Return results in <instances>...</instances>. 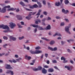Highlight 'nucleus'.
Instances as JSON below:
<instances>
[{
	"instance_id": "9b49d317",
	"label": "nucleus",
	"mask_w": 75,
	"mask_h": 75,
	"mask_svg": "<svg viewBox=\"0 0 75 75\" xmlns=\"http://www.w3.org/2000/svg\"><path fill=\"white\" fill-rule=\"evenodd\" d=\"M42 71V73H43V74H46V73L47 72V71L44 68H43Z\"/></svg>"
},
{
	"instance_id": "393cba45",
	"label": "nucleus",
	"mask_w": 75,
	"mask_h": 75,
	"mask_svg": "<svg viewBox=\"0 0 75 75\" xmlns=\"http://www.w3.org/2000/svg\"><path fill=\"white\" fill-rule=\"evenodd\" d=\"M20 4H21V5H22V6H25V5L24 4V3L23 2H22V1H21L20 2Z\"/></svg>"
},
{
	"instance_id": "7ed1b4c3",
	"label": "nucleus",
	"mask_w": 75,
	"mask_h": 75,
	"mask_svg": "<svg viewBox=\"0 0 75 75\" xmlns=\"http://www.w3.org/2000/svg\"><path fill=\"white\" fill-rule=\"evenodd\" d=\"M71 26V24H70L68 26H66L65 28V30L66 31H67L68 33H69V34H71V33L69 31V28H70Z\"/></svg>"
},
{
	"instance_id": "09e8293b",
	"label": "nucleus",
	"mask_w": 75,
	"mask_h": 75,
	"mask_svg": "<svg viewBox=\"0 0 75 75\" xmlns=\"http://www.w3.org/2000/svg\"><path fill=\"white\" fill-rule=\"evenodd\" d=\"M56 19H60V18H61V17L59 16H56Z\"/></svg>"
},
{
	"instance_id": "b1692460",
	"label": "nucleus",
	"mask_w": 75,
	"mask_h": 75,
	"mask_svg": "<svg viewBox=\"0 0 75 75\" xmlns=\"http://www.w3.org/2000/svg\"><path fill=\"white\" fill-rule=\"evenodd\" d=\"M69 1H68V0H65L64 1V3L66 5L68 4H69Z\"/></svg>"
},
{
	"instance_id": "c9c22d12",
	"label": "nucleus",
	"mask_w": 75,
	"mask_h": 75,
	"mask_svg": "<svg viewBox=\"0 0 75 75\" xmlns=\"http://www.w3.org/2000/svg\"><path fill=\"white\" fill-rule=\"evenodd\" d=\"M4 8H10V6H6L4 7Z\"/></svg>"
},
{
	"instance_id": "13d9d810",
	"label": "nucleus",
	"mask_w": 75,
	"mask_h": 75,
	"mask_svg": "<svg viewBox=\"0 0 75 75\" xmlns=\"http://www.w3.org/2000/svg\"><path fill=\"white\" fill-rule=\"evenodd\" d=\"M32 1L35 2H38V0H32Z\"/></svg>"
},
{
	"instance_id": "774afa93",
	"label": "nucleus",
	"mask_w": 75,
	"mask_h": 75,
	"mask_svg": "<svg viewBox=\"0 0 75 75\" xmlns=\"http://www.w3.org/2000/svg\"><path fill=\"white\" fill-rule=\"evenodd\" d=\"M8 54L6 53L5 54V56H7V55H8L9 54H10V52H8Z\"/></svg>"
},
{
	"instance_id": "4c0bfd02",
	"label": "nucleus",
	"mask_w": 75,
	"mask_h": 75,
	"mask_svg": "<svg viewBox=\"0 0 75 75\" xmlns=\"http://www.w3.org/2000/svg\"><path fill=\"white\" fill-rule=\"evenodd\" d=\"M37 13V12H33L32 13V14H30L31 15H31H32L33 16H34V14H35L36 13Z\"/></svg>"
},
{
	"instance_id": "f03ea898",
	"label": "nucleus",
	"mask_w": 75,
	"mask_h": 75,
	"mask_svg": "<svg viewBox=\"0 0 75 75\" xmlns=\"http://www.w3.org/2000/svg\"><path fill=\"white\" fill-rule=\"evenodd\" d=\"M32 27H33L36 28H38V30H44V29L42 28L40 26H38V25H31Z\"/></svg>"
},
{
	"instance_id": "cd10ccee",
	"label": "nucleus",
	"mask_w": 75,
	"mask_h": 75,
	"mask_svg": "<svg viewBox=\"0 0 75 75\" xmlns=\"http://www.w3.org/2000/svg\"><path fill=\"white\" fill-rule=\"evenodd\" d=\"M47 30H50L51 29V26L50 25H48V26L47 27Z\"/></svg>"
},
{
	"instance_id": "dca6fc26",
	"label": "nucleus",
	"mask_w": 75,
	"mask_h": 75,
	"mask_svg": "<svg viewBox=\"0 0 75 75\" xmlns=\"http://www.w3.org/2000/svg\"><path fill=\"white\" fill-rule=\"evenodd\" d=\"M16 8H10L8 9L7 10V11H13V10H16Z\"/></svg>"
},
{
	"instance_id": "864d4df0",
	"label": "nucleus",
	"mask_w": 75,
	"mask_h": 75,
	"mask_svg": "<svg viewBox=\"0 0 75 75\" xmlns=\"http://www.w3.org/2000/svg\"><path fill=\"white\" fill-rule=\"evenodd\" d=\"M52 62L53 63H57V61H56V60H54L52 61Z\"/></svg>"
},
{
	"instance_id": "49530a36",
	"label": "nucleus",
	"mask_w": 75,
	"mask_h": 75,
	"mask_svg": "<svg viewBox=\"0 0 75 75\" xmlns=\"http://www.w3.org/2000/svg\"><path fill=\"white\" fill-rule=\"evenodd\" d=\"M67 51L68 52H69L70 53H71V52H72V51L70 50L69 49H67Z\"/></svg>"
},
{
	"instance_id": "a878e982",
	"label": "nucleus",
	"mask_w": 75,
	"mask_h": 75,
	"mask_svg": "<svg viewBox=\"0 0 75 75\" xmlns=\"http://www.w3.org/2000/svg\"><path fill=\"white\" fill-rule=\"evenodd\" d=\"M28 6L30 8H31V9H33L34 7L33 6H32L30 5V4L28 5Z\"/></svg>"
},
{
	"instance_id": "4468645a",
	"label": "nucleus",
	"mask_w": 75,
	"mask_h": 75,
	"mask_svg": "<svg viewBox=\"0 0 75 75\" xmlns=\"http://www.w3.org/2000/svg\"><path fill=\"white\" fill-rule=\"evenodd\" d=\"M6 8H4V7L2 9V10L1 11V13H6Z\"/></svg>"
},
{
	"instance_id": "603ef678",
	"label": "nucleus",
	"mask_w": 75,
	"mask_h": 75,
	"mask_svg": "<svg viewBox=\"0 0 75 75\" xmlns=\"http://www.w3.org/2000/svg\"><path fill=\"white\" fill-rule=\"evenodd\" d=\"M21 58H19L18 59H16V61H20V60H21Z\"/></svg>"
},
{
	"instance_id": "20e7f679",
	"label": "nucleus",
	"mask_w": 75,
	"mask_h": 75,
	"mask_svg": "<svg viewBox=\"0 0 75 75\" xmlns=\"http://www.w3.org/2000/svg\"><path fill=\"white\" fill-rule=\"evenodd\" d=\"M10 26L11 28L13 29L16 26V24H15V23H14L12 22H11L10 23Z\"/></svg>"
},
{
	"instance_id": "6ab92c4d",
	"label": "nucleus",
	"mask_w": 75,
	"mask_h": 75,
	"mask_svg": "<svg viewBox=\"0 0 75 75\" xmlns=\"http://www.w3.org/2000/svg\"><path fill=\"white\" fill-rule=\"evenodd\" d=\"M9 28V27H8L7 25H4V27L3 28V29H7L8 30Z\"/></svg>"
},
{
	"instance_id": "72a5a7b5",
	"label": "nucleus",
	"mask_w": 75,
	"mask_h": 75,
	"mask_svg": "<svg viewBox=\"0 0 75 75\" xmlns=\"http://www.w3.org/2000/svg\"><path fill=\"white\" fill-rule=\"evenodd\" d=\"M44 67L45 68H49V67L47 65H44Z\"/></svg>"
},
{
	"instance_id": "a211bd4d",
	"label": "nucleus",
	"mask_w": 75,
	"mask_h": 75,
	"mask_svg": "<svg viewBox=\"0 0 75 75\" xmlns=\"http://www.w3.org/2000/svg\"><path fill=\"white\" fill-rule=\"evenodd\" d=\"M55 5L56 6H60V5H61V3H60V2H59V1L56 2L55 3Z\"/></svg>"
},
{
	"instance_id": "c03bdc74",
	"label": "nucleus",
	"mask_w": 75,
	"mask_h": 75,
	"mask_svg": "<svg viewBox=\"0 0 75 75\" xmlns=\"http://www.w3.org/2000/svg\"><path fill=\"white\" fill-rule=\"evenodd\" d=\"M48 54L47 53H46L45 54V56L47 58V57H48Z\"/></svg>"
},
{
	"instance_id": "0eeeda50",
	"label": "nucleus",
	"mask_w": 75,
	"mask_h": 75,
	"mask_svg": "<svg viewBox=\"0 0 75 75\" xmlns=\"http://www.w3.org/2000/svg\"><path fill=\"white\" fill-rule=\"evenodd\" d=\"M48 49L49 50H50L51 51H57V47H55L53 49L52 48L49 47H48Z\"/></svg>"
},
{
	"instance_id": "7c9ffc66",
	"label": "nucleus",
	"mask_w": 75,
	"mask_h": 75,
	"mask_svg": "<svg viewBox=\"0 0 75 75\" xmlns=\"http://www.w3.org/2000/svg\"><path fill=\"white\" fill-rule=\"evenodd\" d=\"M8 45H7V44H5L3 45V47L6 48V46H7Z\"/></svg>"
},
{
	"instance_id": "052dcab7",
	"label": "nucleus",
	"mask_w": 75,
	"mask_h": 75,
	"mask_svg": "<svg viewBox=\"0 0 75 75\" xmlns=\"http://www.w3.org/2000/svg\"><path fill=\"white\" fill-rule=\"evenodd\" d=\"M24 1L25 2H26V3H28V0H24Z\"/></svg>"
},
{
	"instance_id": "ea45409f",
	"label": "nucleus",
	"mask_w": 75,
	"mask_h": 75,
	"mask_svg": "<svg viewBox=\"0 0 75 75\" xmlns=\"http://www.w3.org/2000/svg\"><path fill=\"white\" fill-rule=\"evenodd\" d=\"M62 13H65V11H65V10L64 9H62Z\"/></svg>"
},
{
	"instance_id": "423d86ee",
	"label": "nucleus",
	"mask_w": 75,
	"mask_h": 75,
	"mask_svg": "<svg viewBox=\"0 0 75 75\" xmlns=\"http://www.w3.org/2000/svg\"><path fill=\"white\" fill-rule=\"evenodd\" d=\"M65 68H67L68 70L71 71L73 69V67L71 66L69 67V66H65L64 67Z\"/></svg>"
},
{
	"instance_id": "f704fd0d",
	"label": "nucleus",
	"mask_w": 75,
	"mask_h": 75,
	"mask_svg": "<svg viewBox=\"0 0 75 75\" xmlns=\"http://www.w3.org/2000/svg\"><path fill=\"white\" fill-rule=\"evenodd\" d=\"M35 50H40V47L39 46H38L35 48Z\"/></svg>"
},
{
	"instance_id": "f8f14e48",
	"label": "nucleus",
	"mask_w": 75,
	"mask_h": 75,
	"mask_svg": "<svg viewBox=\"0 0 75 75\" xmlns=\"http://www.w3.org/2000/svg\"><path fill=\"white\" fill-rule=\"evenodd\" d=\"M8 71H7L6 73V74H11V75H13L14 74L13 71H11V70H8Z\"/></svg>"
},
{
	"instance_id": "aec40b11",
	"label": "nucleus",
	"mask_w": 75,
	"mask_h": 75,
	"mask_svg": "<svg viewBox=\"0 0 75 75\" xmlns=\"http://www.w3.org/2000/svg\"><path fill=\"white\" fill-rule=\"evenodd\" d=\"M48 71L49 72H54V69L52 68H50L48 70Z\"/></svg>"
},
{
	"instance_id": "8fccbe9b",
	"label": "nucleus",
	"mask_w": 75,
	"mask_h": 75,
	"mask_svg": "<svg viewBox=\"0 0 75 75\" xmlns=\"http://www.w3.org/2000/svg\"><path fill=\"white\" fill-rule=\"evenodd\" d=\"M67 13H69V11L68 10L66 11L65 12V14H67Z\"/></svg>"
},
{
	"instance_id": "c756f323",
	"label": "nucleus",
	"mask_w": 75,
	"mask_h": 75,
	"mask_svg": "<svg viewBox=\"0 0 75 75\" xmlns=\"http://www.w3.org/2000/svg\"><path fill=\"white\" fill-rule=\"evenodd\" d=\"M19 28H22L23 27L20 25V24L18 23L17 24Z\"/></svg>"
},
{
	"instance_id": "37998d69",
	"label": "nucleus",
	"mask_w": 75,
	"mask_h": 75,
	"mask_svg": "<svg viewBox=\"0 0 75 75\" xmlns=\"http://www.w3.org/2000/svg\"><path fill=\"white\" fill-rule=\"evenodd\" d=\"M25 9L26 10H27V11H32V10L31 9H29L27 8H25Z\"/></svg>"
},
{
	"instance_id": "a18cd8bd",
	"label": "nucleus",
	"mask_w": 75,
	"mask_h": 75,
	"mask_svg": "<svg viewBox=\"0 0 75 75\" xmlns=\"http://www.w3.org/2000/svg\"><path fill=\"white\" fill-rule=\"evenodd\" d=\"M4 26V25H0V28H2L3 29V27Z\"/></svg>"
},
{
	"instance_id": "2eb2a0df",
	"label": "nucleus",
	"mask_w": 75,
	"mask_h": 75,
	"mask_svg": "<svg viewBox=\"0 0 75 75\" xmlns=\"http://www.w3.org/2000/svg\"><path fill=\"white\" fill-rule=\"evenodd\" d=\"M31 15L30 14H29V16H26L25 18L26 19L28 20H30L31 18H33V17H31Z\"/></svg>"
},
{
	"instance_id": "69168bd1",
	"label": "nucleus",
	"mask_w": 75,
	"mask_h": 75,
	"mask_svg": "<svg viewBox=\"0 0 75 75\" xmlns=\"http://www.w3.org/2000/svg\"><path fill=\"white\" fill-rule=\"evenodd\" d=\"M40 23H41V20H40V19H38L37 20Z\"/></svg>"
},
{
	"instance_id": "f257e3e1",
	"label": "nucleus",
	"mask_w": 75,
	"mask_h": 75,
	"mask_svg": "<svg viewBox=\"0 0 75 75\" xmlns=\"http://www.w3.org/2000/svg\"><path fill=\"white\" fill-rule=\"evenodd\" d=\"M30 52L32 54H40V53H42V51L39 50H35L34 51L31 50L30 51Z\"/></svg>"
},
{
	"instance_id": "c85d7f7f",
	"label": "nucleus",
	"mask_w": 75,
	"mask_h": 75,
	"mask_svg": "<svg viewBox=\"0 0 75 75\" xmlns=\"http://www.w3.org/2000/svg\"><path fill=\"white\" fill-rule=\"evenodd\" d=\"M33 8H37L38 7V5L36 4L33 5Z\"/></svg>"
},
{
	"instance_id": "412c9836",
	"label": "nucleus",
	"mask_w": 75,
	"mask_h": 75,
	"mask_svg": "<svg viewBox=\"0 0 75 75\" xmlns=\"http://www.w3.org/2000/svg\"><path fill=\"white\" fill-rule=\"evenodd\" d=\"M56 35H57V36H59V37H61V35L60 34V33H56L53 35V37H55V36H56Z\"/></svg>"
},
{
	"instance_id": "de8ad7c7",
	"label": "nucleus",
	"mask_w": 75,
	"mask_h": 75,
	"mask_svg": "<svg viewBox=\"0 0 75 75\" xmlns=\"http://www.w3.org/2000/svg\"><path fill=\"white\" fill-rule=\"evenodd\" d=\"M64 23L62 22L61 23L60 25L61 26H62L63 25H64Z\"/></svg>"
},
{
	"instance_id": "6e6d98bb",
	"label": "nucleus",
	"mask_w": 75,
	"mask_h": 75,
	"mask_svg": "<svg viewBox=\"0 0 75 75\" xmlns=\"http://www.w3.org/2000/svg\"><path fill=\"white\" fill-rule=\"evenodd\" d=\"M51 20V18L49 17H48V18L47 19V20Z\"/></svg>"
},
{
	"instance_id": "ddd939ff",
	"label": "nucleus",
	"mask_w": 75,
	"mask_h": 75,
	"mask_svg": "<svg viewBox=\"0 0 75 75\" xmlns=\"http://www.w3.org/2000/svg\"><path fill=\"white\" fill-rule=\"evenodd\" d=\"M16 17L17 18L18 20H22V17H21V16L20 15H17L16 16Z\"/></svg>"
},
{
	"instance_id": "0e129e2a",
	"label": "nucleus",
	"mask_w": 75,
	"mask_h": 75,
	"mask_svg": "<svg viewBox=\"0 0 75 75\" xmlns=\"http://www.w3.org/2000/svg\"><path fill=\"white\" fill-rule=\"evenodd\" d=\"M15 57L16 58H18V55H17V54H16L15 56Z\"/></svg>"
},
{
	"instance_id": "39448f33",
	"label": "nucleus",
	"mask_w": 75,
	"mask_h": 75,
	"mask_svg": "<svg viewBox=\"0 0 75 75\" xmlns=\"http://www.w3.org/2000/svg\"><path fill=\"white\" fill-rule=\"evenodd\" d=\"M42 68L40 66H39L38 67V68L33 69V70L34 71H41L42 69Z\"/></svg>"
},
{
	"instance_id": "1a4fd4ad",
	"label": "nucleus",
	"mask_w": 75,
	"mask_h": 75,
	"mask_svg": "<svg viewBox=\"0 0 75 75\" xmlns=\"http://www.w3.org/2000/svg\"><path fill=\"white\" fill-rule=\"evenodd\" d=\"M5 67H5L6 69H11L12 68V67H11L10 65L6 64Z\"/></svg>"
},
{
	"instance_id": "6e6552de",
	"label": "nucleus",
	"mask_w": 75,
	"mask_h": 75,
	"mask_svg": "<svg viewBox=\"0 0 75 75\" xmlns=\"http://www.w3.org/2000/svg\"><path fill=\"white\" fill-rule=\"evenodd\" d=\"M10 40H9L10 41H11V40H13V41H15L16 40V38L13 37L12 36H10Z\"/></svg>"
},
{
	"instance_id": "5fc2aeb1",
	"label": "nucleus",
	"mask_w": 75,
	"mask_h": 75,
	"mask_svg": "<svg viewBox=\"0 0 75 75\" xmlns=\"http://www.w3.org/2000/svg\"><path fill=\"white\" fill-rule=\"evenodd\" d=\"M35 33L37 31V28H35V30H34Z\"/></svg>"
},
{
	"instance_id": "4d7b16f0",
	"label": "nucleus",
	"mask_w": 75,
	"mask_h": 75,
	"mask_svg": "<svg viewBox=\"0 0 75 75\" xmlns=\"http://www.w3.org/2000/svg\"><path fill=\"white\" fill-rule=\"evenodd\" d=\"M20 10H19V8H18L16 10V12L17 13H18V11H19Z\"/></svg>"
},
{
	"instance_id": "3c124183",
	"label": "nucleus",
	"mask_w": 75,
	"mask_h": 75,
	"mask_svg": "<svg viewBox=\"0 0 75 75\" xmlns=\"http://www.w3.org/2000/svg\"><path fill=\"white\" fill-rule=\"evenodd\" d=\"M3 38L4 40H7V37L6 36H4L3 37Z\"/></svg>"
},
{
	"instance_id": "bb28decb",
	"label": "nucleus",
	"mask_w": 75,
	"mask_h": 75,
	"mask_svg": "<svg viewBox=\"0 0 75 75\" xmlns=\"http://www.w3.org/2000/svg\"><path fill=\"white\" fill-rule=\"evenodd\" d=\"M54 43H55V41L54 40H52L50 42V45H53Z\"/></svg>"
},
{
	"instance_id": "58836bf2",
	"label": "nucleus",
	"mask_w": 75,
	"mask_h": 75,
	"mask_svg": "<svg viewBox=\"0 0 75 75\" xmlns=\"http://www.w3.org/2000/svg\"><path fill=\"white\" fill-rule=\"evenodd\" d=\"M43 14H45V16H47V13L46 11L43 12Z\"/></svg>"
},
{
	"instance_id": "f3484780",
	"label": "nucleus",
	"mask_w": 75,
	"mask_h": 75,
	"mask_svg": "<svg viewBox=\"0 0 75 75\" xmlns=\"http://www.w3.org/2000/svg\"><path fill=\"white\" fill-rule=\"evenodd\" d=\"M25 58L26 59H28V60H29L30 59H31V57H30L28 56V55H26L25 57Z\"/></svg>"
},
{
	"instance_id": "473e14b6",
	"label": "nucleus",
	"mask_w": 75,
	"mask_h": 75,
	"mask_svg": "<svg viewBox=\"0 0 75 75\" xmlns=\"http://www.w3.org/2000/svg\"><path fill=\"white\" fill-rule=\"evenodd\" d=\"M24 36H22V37H19V39L20 40H23V38H24Z\"/></svg>"
},
{
	"instance_id": "680f3d73",
	"label": "nucleus",
	"mask_w": 75,
	"mask_h": 75,
	"mask_svg": "<svg viewBox=\"0 0 75 75\" xmlns=\"http://www.w3.org/2000/svg\"><path fill=\"white\" fill-rule=\"evenodd\" d=\"M65 20L66 21V22H69V20L67 19H65Z\"/></svg>"
},
{
	"instance_id": "79ce46f5",
	"label": "nucleus",
	"mask_w": 75,
	"mask_h": 75,
	"mask_svg": "<svg viewBox=\"0 0 75 75\" xmlns=\"http://www.w3.org/2000/svg\"><path fill=\"white\" fill-rule=\"evenodd\" d=\"M3 32H4V33H8V29H7L6 30H4L3 31Z\"/></svg>"
},
{
	"instance_id": "a19ab883",
	"label": "nucleus",
	"mask_w": 75,
	"mask_h": 75,
	"mask_svg": "<svg viewBox=\"0 0 75 75\" xmlns=\"http://www.w3.org/2000/svg\"><path fill=\"white\" fill-rule=\"evenodd\" d=\"M10 1H5V4H6V3H10Z\"/></svg>"
},
{
	"instance_id": "9d476101",
	"label": "nucleus",
	"mask_w": 75,
	"mask_h": 75,
	"mask_svg": "<svg viewBox=\"0 0 75 75\" xmlns=\"http://www.w3.org/2000/svg\"><path fill=\"white\" fill-rule=\"evenodd\" d=\"M61 60H63L64 62H63V63H66V62H68V61L65 60V58L64 57H62L61 58Z\"/></svg>"
},
{
	"instance_id": "4be33fe9",
	"label": "nucleus",
	"mask_w": 75,
	"mask_h": 75,
	"mask_svg": "<svg viewBox=\"0 0 75 75\" xmlns=\"http://www.w3.org/2000/svg\"><path fill=\"white\" fill-rule=\"evenodd\" d=\"M41 11H42V10L41 9L39 10L38 12V13L37 14L35 15V16L40 15V13L41 12Z\"/></svg>"
},
{
	"instance_id": "5701e85b",
	"label": "nucleus",
	"mask_w": 75,
	"mask_h": 75,
	"mask_svg": "<svg viewBox=\"0 0 75 75\" xmlns=\"http://www.w3.org/2000/svg\"><path fill=\"white\" fill-rule=\"evenodd\" d=\"M41 39H42V40H45V41H50V40L44 38V37L42 38Z\"/></svg>"
},
{
	"instance_id": "e433bc0d",
	"label": "nucleus",
	"mask_w": 75,
	"mask_h": 75,
	"mask_svg": "<svg viewBox=\"0 0 75 75\" xmlns=\"http://www.w3.org/2000/svg\"><path fill=\"white\" fill-rule=\"evenodd\" d=\"M54 68L56 69H57V70L59 71V69H58V68H57V66H54Z\"/></svg>"
},
{
	"instance_id": "2f4dec72",
	"label": "nucleus",
	"mask_w": 75,
	"mask_h": 75,
	"mask_svg": "<svg viewBox=\"0 0 75 75\" xmlns=\"http://www.w3.org/2000/svg\"><path fill=\"white\" fill-rule=\"evenodd\" d=\"M42 2L43 3V4H44V5H46V1H45V0H43L42 1Z\"/></svg>"
},
{
	"instance_id": "bf43d9fd",
	"label": "nucleus",
	"mask_w": 75,
	"mask_h": 75,
	"mask_svg": "<svg viewBox=\"0 0 75 75\" xmlns=\"http://www.w3.org/2000/svg\"><path fill=\"white\" fill-rule=\"evenodd\" d=\"M13 62L14 63H16V61L14 59L12 60Z\"/></svg>"
},
{
	"instance_id": "338daca9",
	"label": "nucleus",
	"mask_w": 75,
	"mask_h": 75,
	"mask_svg": "<svg viewBox=\"0 0 75 75\" xmlns=\"http://www.w3.org/2000/svg\"><path fill=\"white\" fill-rule=\"evenodd\" d=\"M43 57H44V54H42L41 57V58L42 59V58H43Z\"/></svg>"
},
{
	"instance_id": "e2e57ef3",
	"label": "nucleus",
	"mask_w": 75,
	"mask_h": 75,
	"mask_svg": "<svg viewBox=\"0 0 75 75\" xmlns=\"http://www.w3.org/2000/svg\"><path fill=\"white\" fill-rule=\"evenodd\" d=\"M21 25H24V22L22 21L21 22Z\"/></svg>"
}]
</instances>
